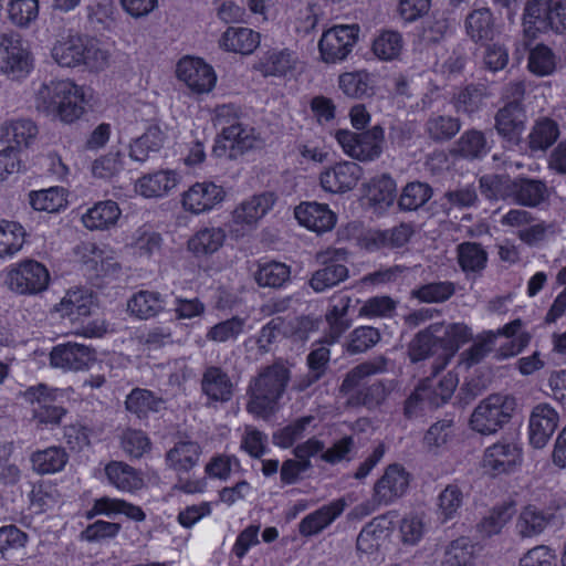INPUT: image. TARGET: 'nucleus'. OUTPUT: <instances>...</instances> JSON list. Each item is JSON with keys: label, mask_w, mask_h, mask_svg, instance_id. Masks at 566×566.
<instances>
[{"label": "nucleus", "mask_w": 566, "mask_h": 566, "mask_svg": "<svg viewBox=\"0 0 566 566\" xmlns=\"http://www.w3.org/2000/svg\"><path fill=\"white\" fill-rule=\"evenodd\" d=\"M166 296L156 291H139L128 301V310L136 317L147 319L165 310Z\"/></svg>", "instance_id": "72a5a7b5"}, {"label": "nucleus", "mask_w": 566, "mask_h": 566, "mask_svg": "<svg viewBox=\"0 0 566 566\" xmlns=\"http://www.w3.org/2000/svg\"><path fill=\"white\" fill-rule=\"evenodd\" d=\"M290 378L291 371L282 360H276L272 365L262 368L248 386L247 392L250 399L247 403V410L261 418L273 415Z\"/></svg>", "instance_id": "f257e3e1"}, {"label": "nucleus", "mask_w": 566, "mask_h": 566, "mask_svg": "<svg viewBox=\"0 0 566 566\" xmlns=\"http://www.w3.org/2000/svg\"><path fill=\"white\" fill-rule=\"evenodd\" d=\"M25 231L23 227L13 221L0 222V258L11 256L24 244Z\"/></svg>", "instance_id": "6e6d98bb"}, {"label": "nucleus", "mask_w": 566, "mask_h": 566, "mask_svg": "<svg viewBox=\"0 0 566 566\" xmlns=\"http://www.w3.org/2000/svg\"><path fill=\"white\" fill-rule=\"evenodd\" d=\"M335 138L349 157L359 161H373L382 154L385 130L380 125L361 133L338 129Z\"/></svg>", "instance_id": "423d86ee"}, {"label": "nucleus", "mask_w": 566, "mask_h": 566, "mask_svg": "<svg viewBox=\"0 0 566 566\" xmlns=\"http://www.w3.org/2000/svg\"><path fill=\"white\" fill-rule=\"evenodd\" d=\"M85 94L81 86L69 80L42 83L35 92V107L46 115H57L73 123L84 113Z\"/></svg>", "instance_id": "f03ea898"}, {"label": "nucleus", "mask_w": 566, "mask_h": 566, "mask_svg": "<svg viewBox=\"0 0 566 566\" xmlns=\"http://www.w3.org/2000/svg\"><path fill=\"white\" fill-rule=\"evenodd\" d=\"M556 56L545 44H537L530 51L528 70L537 76H548L556 70Z\"/></svg>", "instance_id": "0e129e2a"}, {"label": "nucleus", "mask_w": 566, "mask_h": 566, "mask_svg": "<svg viewBox=\"0 0 566 566\" xmlns=\"http://www.w3.org/2000/svg\"><path fill=\"white\" fill-rule=\"evenodd\" d=\"M559 423L558 412L548 403L535 406L530 416V443L536 448H544Z\"/></svg>", "instance_id": "dca6fc26"}, {"label": "nucleus", "mask_w": 566, "mask_h": 566, "mask_svg": "<svg viewBox=\"0 0 566 566\" xmlns=\"http://www.w3.org/2000/svg\"><path fill=\"white\" fill-rule=\"evenodd\" d=\"M221 186L213 182H196L182 195V207L186 211L199 214L210 211L224 199Z\"/></svg>", "instance_id": "f3484780"}, {"label": "nucleus", "mask_w": 566, "mask_h": 566, "mask_svg": "<svg viewBox=\"0 0 566 566\" xmlns=\"http://www.w3.org/2000/svg\"><path fill=\"white\" fill-rule=\"evenodd\" d=\"M245 324L247 318L232 316L211 326L206 338L214 343L234 342L244 333Z\"/></svg>", "instance_id": "4d7b16f0"}, {"label": "nucleus", "mask_w": 566, "mask_h": 566, "mask_svg": "<svg viewBox=\"0 0 566 566\" xmlns=\"http://www.w3.org/2000/svg\"><path fill=\"white\" fill-rule=\"evenodd\" d=\"M67 203L63 188L51 187L30 193V205L38 211L57 212Z\"/></svg>", "instance_id": "864d4df0"}, {"label": "nucleus", "mask_w": 566, "mask_h": 566, "mask_svg": "<svg viewBox=\"0 0 566 566\" xmlns=\"http://www.w3.org/2000/svg\"><path fill=\"white\" fill-rule=\"evenodd\" d=\"M95 349L83 344L67 342L54 346L50 353V363L64 370H84L96 359Z\"/></svg>", "instance_id": "ddd939ff"}, {"label": "nucleus", "mask_w": 566, "mask_h": 566, "mask_svg": "<svg viewBox=\"0 0 566 566\" xmlns=\"http://www.w3.org/2000/svg\"><path fill=\"white\" fill-rule=\"evenodd\" d=\"M465 30L474 42H486L495 34L493 13L489 8L471 11L465 18Z\"/></svg>", "instance_id": "c9c22d12"}, {"label": "nucleus", "mask_w": 566, "mask_h": 566, "mask_svg": "<svg viewBox=\"0 0 566 566\" xmlns=\"http://www.w3.org/2000/svg\"><path fill=\"white\" fill-rule=\"evenodd\" d=\"M84 36L70 35L52 49V57L61 66L75 67L83 62Z\"/></svg>", "instance_id": "37998d69"}, {"label": "nucleus", "mask_w": 566, "mask_h": 566, "mask_svg": "<svg viewBox=\"0 0 566 566\" xmlns=\"http://www.w3.org/2000/svg\"><path fill=\"white\" fill-rule=\"evenodd\" d=\"M522 460V450L517 443L501 440L488 447L483 454V468L493 474L512 471Z\"/></svg>", "instance_id": "2eb2a0df"}, {"label": "nucleus", "mask_w": 566, "mask_h": 566, "mask_svg": "<svg viewBox=\"0 0 566 566\" xmlns=\"http://www.w3.org/2000/svg\"><path fill=\"white\" fill-rule=\"evenodd\" d=\"M105 473L108 482L120 491L133 492L143 486V479L138 472L124 462H109L105 468Z\"/></svg>", "instance_id": "a19ab883"}, {"label": "nucleus", "mask_w": 566, "mask_h": 566, "mask_svg": "<svg viewBox=\"0 0 566 566\" xmlns=\"http://www.w3.org/2000/svg\"><path fill=\"white\" fill-rule=\"evenodd\" d=\"M260 44V33L249 28L230 27L222 34L220 45L230 52L251 54Z\"/></svg>", "instance_id": "473e14b6"}, {"label": "nucleus", "mask_w": 566, "mask_h": 566, "mask_svg": "<svg viewBox=\"0 0 566 566\" xmlns=\"http://www.w3.org/2000/svg\"><path fill=\"white\" fill-rule=\"evenodd\" d=\"M120 217V209L113 200L99 201L83 214V224L90 230H105L115 226Z\"/></svg>", "instance_id": "2f4dec72"}, {"label": "nucleus", "mask_w": 566, "mask_h": 566, "mask_svg": "<svg viewBox=\"0 0 566 566\" xmlns=\"http://www.w3.org/2000/svg\"><path fill=\"white\" fill-rule=\"evenodd\" d=\"M276 199L274 192L264 191L240 202L232 211V231L244 232L254 229L258 222L272 210Z\"/></svg>", "instance_id": "9d476101"}, {"label": "nucleus", "mask_w": 566, "mask_h": 566, "mask_svg": "<svg viewBox=\"0 0 566 566\" xmlns=\"http://www.w3.org/2000/svg\"><path fill=\"white\" fill-rule=\"evenodd\" d=\"M548 524L546 515L535 506H527L521 513L516 527L523 537L541 534Z\"/></svg>", "instance_id": "774afa93"}, {"label": "nucleus", "mask_w": 566, "mask_h": 566, "mask_svg": "<svg viewBox=\"0 0 566 566\" xmlns=\"http://www.w3.org/2000/svg\"><path fill=\"white\" fill-rule=\"evenodd\" d=\"M491 150L485 134L472 128L465 130L457 142V151L465 159H481Z\"/></svg>", "instance_id": "49530a36"}, {"label": "nucleus", "mask_w": 566, "mask_h": 566, "mask_svg": "<svg viewBox=\"0 0 566 566\" xmlns=\"http://www.w3.org/2000/svg\"><path fill=\"white\" fill-rule=\"evenodd\" d=\"M409 483L410 474L406 469L397 463L390 464L375 483V495L385 505L391 504L407 492Z\"/></svg>", "instance_id": "aec40b11"}, {"label": "nucleus", "mask_w": 566, "mask_h": 566, "mask_svg": "<svg viewBox=\"0 0 566 566\" xmlns=\"http://www.w3.org/2000/svg\"><path fill=\"white\" fill-rule=\"evenodd\" d=\"M559 135V126L554 119L538 118L528 134V147L533 153L545 151L557 142Z\"/></svg>", "instance_id": "e433bc0d"}, {"label": "nucleus", "mask_w": 566, "mask_h": 566, "mask_svg": "<svg viewBox=\"0 0 566 566\" xmlns=\"http://www.w3.org/2000/svg\"><path fill=\"white\" fill-rule=\"evenodd\" d=\"M346 507L344 499H337L307 514L298 523V533L303 537H313L326 530L338 518Z\"/></svg>", "instance_id": "5701e85b"}, {"label": "nucleus", "mask_w": 566, "mask_h": 566, "mask_svg": "<svg viewBox=\"0 0 566 566\" xmlns=\"http://www.w3.org/2000/svg\"><path fill=\"white\" fill-rule=\"evenodd\" d=\"M177 77L192 92H210L217 82L213 69L201 59L184 57L177 64Z\"/></svg>", "instance_id": "f8f14e48"}, {"label": "nucleus", "mask_w": 566, "mask_h": 566, "mask_svg": "<svg viewBox=\"0 0 566 566\" xmlns=\"http://www.w3.org/2000/svg\"><path fill=\"white\" fill-rule=\"evenodd\" d=\"M464 502V494L458 484H448L438 496V517L448 522L459 515Z\"/></svg>", "instance_id": "8fccbe9b"}, {"label": "nucleus", "mask_w": 566, "mask_h": 566, "mask_svg": "<svg viewBox=\"0 0 566 566\" xmlns=\"http://www.w3.org/2000/svg\"><path fill=\"white\" fill-rule=\"evenodd\" d=\"M166 134L158 124H151L145 133L129 144L130 159L145 163L153 153H158L164 146Z\"/></svg>", "instance_id": "c756f323"}, {"label": "nucleus", "mask_w": 566, "mask_h": 566, "mask_svg": "<svg viewBox=\"0 0 566 566\" xmlns=\"http://www.w3.org/2000/svg\"><path fill=\"white\" fill-rule=\"evenodd\" d=\"M166 400L146 388H134L126 397L125 408L139 419L148 418L149 413H158L166 407Z\"/></svg>", "instance_id": "a878e982"}, {"label": "nucleus", "mask_w": 566, "mask_h": 566, "mask_svg": "<svg viewBox=\"0 0 566 566\" xmlns=\"http://www.w3.org/2000/svg\"><path fill=\"white\" fill-rule=\"evenodd\" d=\"M441 329L442 324L437 323L416 335L409 347V355L412 361L426 359L432 354L433 346L439 343Z\"/></svg>", "instance_id": "13d9d810"}, {"label": "nucleus", "mask_w": 566, "mask_h": 566, "mask_svg": "<svg viewBox=\"0 0 566 566\" xmlns=\"http://www.w3.org/2000/svg\"><path fill=\"white\" fill-rule=\"evenodd\" d=\"M290 266L276 261L260 264L254 273V280L261 287L280 289L290 281Z\"/></svg>", "instance_id": "de8ad7c7"}, {"label": "nucleus", "mask_w": 566, "mask_h": 566, "mask_svg": "<svg viewBox=\"0 0 566 566\" xmlns=\"http://www.w3.org/2000/svg\"><path fill=\"white\" fill-rule=\"evenodd\" d=\"M201 455V447L192 440H179L166 453V464L177 473H188Z\"/></svg>", "instance_id": "393cba45"}, {"label": "nucleus", "mask_w": 566, "mask_h": 566, "mask_svg": "<svg viewBox=\"0 0 566 566\" xmlns=\"http://www.w3.org/2000/svg\"><path fill=\"white\" fill-rule=\"evenodd\" d=\"M32 67L30 55L15 33L0 34V72L14 78L27 75Z\"/></svg>", "instance_id": "9b49d317"}, {"label": "nucleus", "mask_w": 566, "mask_h": 566, "mask_svg": "<svg viewBox=\"0 0 566 566\" xmlns=\"http://www.w3.org/2000/svg\"><path fill=\"white\" fill-rule=\"evenodd\" d=\"M526 118L523 104L506 102L494 116V128L505 142L518 145L525 130Z\"/></svg>", "instance_id": "4468645a"}, {"label": "nucleus", "mask_w": 566, "mask_h": 566, "mask_svg": "<svg viewBox=\"0 0 566 566\" xmlns=\"http://www.w3.org/2000/svg\"><path fill=\"white\" fill-rule=\"evenodd\" d=\"M512 179L503 175H484L479 179L481 193L489 200L511 198Z\"/></svg>", "instance_id": "69168bd1"}, {"label": "nucleus", "mask_w": 566, "mask_h": 566, "mask_svg": "<svg viewBox=\"0 0 566 566\" xmlns=\"http://www.w3.org/2000/svg\"><path fill=\"white\" fill-rule=\"evenodd\" d=\"M523 27L527 36L538 33L566 32V0H527L523 12Z\"/></svg>", "instance_id": "7ed1b4c3"}, {"label": "nucleus", "mask_w": 566, "mask_h": 566, "mask_svg": "<svg viewBox=\"0 0 566 566\" xmlns=\"http://www.w3.org/2000/svg\"><path fill=\"white\" fill-rule=\"evenodd\" d=\"M441 566H475L474 545L468 537L452 541L446 548Z\"/></svg>", "instance_id": "09e8293b"}, {"label": "nucleus", "mask_w": 566, "mask_h": 566, "mask_svg": "<svg viewBox=\"0 0 566 566\" xmlns=\"http://www.w3.org/2000/svg\"><path fill=\"white\" fill-rule=\"evenodd\" d=\"M496 334L494 331H485L476 337L472 346L461 354V363L470 368L480 364L495 345Z\"/></svg>", "instance_id": "e2e57ef3"}, {"label": "nucleus", "mask_w": 566, "mask_h": 566, "mask_svg": "<svg viewBox=\"0 0 566 566\" xmlns=\"http://www.w3.org/2000/svg\"><path fill=\"white\" fill-rule=\"evenodd\" d=\"M472 339L470 327L463 323H452L447 326L442 324L439 334L440 346L450 355H454L459 348Z\"/></svg>", "instance_id": "bf43d9fd"}, {"label": "nucleus", "mask_w": 566, "mask_h": 566, "mask_svg": "<svg viewBox=\"0 0 566 566\" xmlns=\"http://www.w3.org/2000/svg\"><path fill=\"white\" fill-rule=\"evenodd\" d=\"M75 251L84 264H88L96 271L108 272L119 268L116 262H113V258L109 255L111 251L96 243L82 242Z\"/></svg>", "instance_id": "a18cd8bd"}, {"label": "nucleus", "mask_w": 566, "mask_h": 566, "mask_svg": "<svg viewBox=\"0 0 566 566\" xmlns=\"http://www.w3.org/2000/svg\"><path fill=\"white\" fill-rule=\"evenodd\" d=\"M361 167L353 161H342L325 169L319 176V182L325 191L343 193L352 190L358 182Z\"/></svg>", "instance_id": "6ab92c4d"}, {"label": "nucleus", "mask_w": 566, "mask_h": 566, "mask_svg": "<svg viewBox=\"0 0 566 566\" xmlns=\"http://www.w3.org/2000/svg\"><path fill=\"white\" fill-rule=\"evenodd\" d=\"M358 33L359 27L357 24L336 25L324 32L318 42L323 61L336 63L345 60L356 44Z\"/></svg>", "instance_id": "1a4fd4ad"}, {"label": "nucleus", "mask_w": 566, "mask_h": 566, "mask_svg": "<svg viewBox=\"0 0 566 566\" xmlns=\"http://www.w3.org/2000/svg\"><path fill=\"white\" fill-rule=\"evenodd\" d=\"M412 228L401 223L391 229L370 232L367 245L375 249H398L403 247L412 235Z\"/></svg>", "instance_id": "ea45409f"}, {"label": "nucleus", "mask_w": 566, "mask_h": 566, "mask_svg": "<svg viewBox=\"0 0 566 566\" xmlns=\"http://www.w3.org/2000/svg\"><path fill=\"white\" fill-rule=\"evenodd\" d=\"M50 280L46 266L32 259L19 262L7 275L9 289L20 295H38L44 292Z\"/></svg>", "instance_id": "6e6552de"}, {"label": "nucleus", "mask_w": 566, "mask_h": 566, "mask_svg": "<svg viewBox=\"0 0 566 566\" xmlns=\"http://www.w3.org/2000/svg\"><path fill=\"white\" fill-rule=\"evenodd\" d=\"M458 263L467 274H480L488 263V252L478 242H462L457 247Z\"/></svg>", "instance_id": "c03bdc74"}, {"label": "nucleus", "mask_w": 566, "mask_h": 566, "mask_svg": "<svg viewBox=\"0 0 566 566\" xmlns=\"http://www.w3.org/2000/svg\"><path fill=\"white\" fill-rule=\"evenodd\" d=\"M458 386V377L452 374H446L438 381L426 380L419 385L420 389H423L426 394L428 407L438 408L446 403L453 395Z\"/></svg>", "instance_id": "58836bf2"}, {"label": "nucleus", "mask_w": 566, "mask_h": 566, "mask_svg": "<svg viewBox=\"0 0 566 566\" xmlns=\"http://www.w3.org/2000/svg\"><path fill=\"white\" fill-rule=\"evenodd\" d=\"M69 462V454L62 447H49L31 455L33 470L39 474H53L62 471Z\"/></svg>", "instance_id": "4c0bfd02"}, {"label": "nucleus", "mask_w": 566, "mask_h": 566, "mask_svg": "<svg viewBox=\"0 0 566 566\" xmlns=\"http://www.w3.org/2000/svg\"><path fill=\"white\" fill-rule=\"evenodd\" d=\"M294 216L300 224L316 233L331 231L337 221V216L326 203L316 201L300 203L294 209Z\"/></svg>", "instance_id": "4be33fe9"}, {"label": "nucleus", "mask_w": 566, "mask_h": 566, "mask_svg": "<svg viewBox=\"0 0 566 566\" xmlns=\"http://www.w3.org/2000/svg\"><path fill=\"white\" fill-rule=\"evenodd\" d=\"M319 268L313 272L310 286L322 293L348 279L349 271L346 266L347 252L344 249H327L316 254Z\"/></svg>", "instance_id": "0eeeda50"}, {"label": "nucleus", "mask_w": 566, "mask_h": 566, "mask_svg": "<svg viewBox=\"0 0 566 566\" xmlns=\"http://www.w3.org/2000/svg\"><path fill=\"white\" fill-rule=\"evenodd\" d=\"M339 88L345 95L361 98L373 94L370 75L366 71L347 72L338 78Z\"/></svg>", "instance_id": "3c124183"}, {"label": "nucleus", "mask_w": 566, "mask_h": 566, "mask_svg": "<svg viewBox=\"0 0 566 566\" xmlns=\"http://www.w3.org/2000/svg\"><path fill=\"white\" fill-rule=\"evenodd\" d=\"M295 57L291 51H273L260 61L259 70L265 76H283L293 69Z\"/></svg>", "instance_id": "680f3d73"}, {"label": "nucleus", "mask_w": 566, "mask_h": 566, "mask_svg": "<svg viewBox=\"0 0 566 566\" xmlns=\"http://www.w3.org/2000/svg\"><path fill=\"white\" fill-rule=\"evenodd\" d=\"M390 389L381 380L374 381L365 386L360 394L352 397L349 401L350 408L365 407L368 410L379 408L387 399Z\"/></svg>", "instance_id": "5fc2aeb1"}, {"label": "nucleus", "mask_w": 566, "mask_h": 566, "mask_svg": "<svg viewBox=\"0 0 566 566\" xmlns=\"http://www.w3.org/2000/svg\"><path fill=\"white\" fill-rule=\"evenodd\" d=\"M232 133H227L217 138L212 148L216 157L235 159L238 156L255 147L258 138L254 128L249 125L237 126Z\"/></svg>", "instance_id": "a211bd4d"}, {"label": "nucleus", "mask_w": 566, "mask_h": 566, "mask_svg": "<svg viewBox=\"0 0 566 566\" xmlns=\"http://www.w3.org/2000/svg\"><path fill=\"white\" fill-rule=\"evenodd\" d=\"M515 408L514 397L501 394L490 395L474 408L469 426L481 436L495 434L511 421Z\"/></svg>", "instance_id": "20e7f679"}, {"label": "nucleus", "mask_w": 566, "mask_h": 566, "mask_svg": "<svg viewBox=\"0 0 566 566\" xmlns=\"http://www.w3.org/2000/svg\"><path fill=\"white\" fill-rule=\"evenodd\" d=\"M36 135L38 127L31 119L10 120L1 127V140L18 150L28 148Z\"/></svg>", "instance_id": "7c9ffc66"}, {"label": "nucleus", "mask_w": 566, "mask_h": 566, "mask_svg": "<svg viewBox=\"0 0 566 566\" xmlns=\"http://www.w3.org/2000/svg\"><path fill=\"white\" fill-rule=\"evenodd\" d=\"M352 301V297L348 295H340L334 298L333 305L325 314L328 324V329L324 337L325 343L333 344L337 342L352 326V319L348 316Z\"/></svg>", "instance_id": "b1692460"}, {"label": "nucleus", "mask_w": 566, "mask_h": 566, "mask_svg": "<svg viewBox=\"0 0 566 566\" xmlns=\"http://www.w3.org/2000/svg\"><path fill=\"white\" fill-rule=\"evenodd\" d=\"M226 237L220 227L203 228L189 239L188 249L196 256L211 255L223 245Z\"/></svg>", "instance_id": "f704fd0d"}, {"label": "nucleus", "mask_w": 566, "mask_h": 566, "mask_svg": "<svg viewBox=\"0 0 566 566\" xmlns=\"http://www.w3.org/2000/svg\"><path fill=\"white\" fill-rule=\"evenodd\" d=\"M378 371L379 368L374 363H363L346 373L338 391L342 397L346 398L347 407H349L352 397L360 394L365 387V379Z\"/></svg>", "instance_id": "79ce46f5"}, {"label": "nucleus", "mask_w": 566, "mask_h": 566, "mask_svg": "<svg viewBox=\"0 0 566 566\" xmlns=\"http://www.w3.org/2000/svg\"><path fill=\"white\" fill-rule=\"evenodd\" d=\"M200 388L209 402L226 403L234 395V382L224 369L214 365L205 368Z\"/></svg>", "instance_id": "412c9836"}, {"label": "nucleus", "mask_w": 566, "mask_h": 566, "mask_svg": "<svg viewBox=\"0 0 566 566\" xmlns=\"http://www.w3.org/2000/svg\"><path fill=\"white\" fill-rule=\"evenodd\" d=\"M178 185V175L174 170H158L137 180L136 188L145 198H158L168 195Z\"/></svg>", "instance_id": "c85d7f7f"}, {"label": "nucleus", "mask_w": 566, "mask_h": 566, "mask_svg": "<svg viewBox=\"0 0 566 566\" xmlns=\"http://www.w3.org/2000/svg\"><path fill=\"white\" fill-rule=\"evenodd\" d=\"M432 188L424 182H409L403 188L398 205L403 211H413L421 208L432 197Z\"/></svg>", "instance_id": "052dcab7"}, {"label": "nucleus", "mask_w": 566, "mask_h": 566, "mask_svg": "<svg viewBox=\"0 0 566 566\" xmlns=\"http://www.w3.org/2000/svg\"><path fill=\"white\" fill-rule=\"evenodd\" d=\"M511 198L524 207H537L548 198L544 181L532 178L512 179Z\"/></svg>", "instance_id": "cd10ccee"}, {"label": "nucleus", "mask_w": 566, "mask_h": 566, "mask_svg": "<svg viewBox=\"0 0 566 566\" xmlns=\"http://www.w3.org/2000/svg\"><path fill=\"white\" fill-rule=\"evenodd\" d=\"M22 398L32 406V417L41 426H59L67 413L62 405L63 391L40 382L21 392Z\"/></svg>", "instance_id": "39448f33"}, {"label": "nucleus", "mask_w": 566, "mask_h": 566, "mask_svg": "<svg viewBox=\"0 0 566 566\" xmlns=\"http://www.w3.org/2000/svg\"><path fill=\"white\" fill-rule=\"evenodd\" d=\"M385 522L386 516L381 515L374 517L363 527L357 536V551L370 554L379 547V539L386 530Z\"/></svg>", "instance_id": "338daca9"}, {"label": "nucleus", "mask_w": 566, "mask_h": 566, "mask_svg": "<svg viewBox=\"0 0 566 566\" xmlns=\"http://www.w3.org/2000/svg\"><path fill=\"white\" fill-rule=\"evenodd\" d=\"M92 303V296L85 291H69L56 306V311L62 316L78 318L91 314Z\"/></svg>", "instance_id": "603ef678"}, {"label": "nucleus", "mask_w": 566, "mask_h": 566, "mask_svg": "<svg viewBox=\"0 0 566 566\" xmlns=\"http://www.w3.org/2000/svg\"><path fill=\"white\" fill-rule=\"evenodd\" d=\"M462 122L457 116L432 113L423 125L424 135L434 144L453 139L461 130Z\"/></svg>", "instance_id": "bb28decb"}]
</instances>
